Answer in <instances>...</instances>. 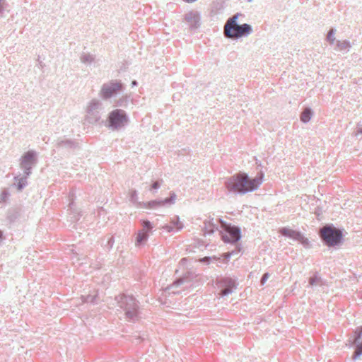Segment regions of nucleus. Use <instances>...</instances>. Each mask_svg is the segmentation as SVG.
Wrapping results in <instances>:
<instances>
[{
    "instance_id": "obj_1",
    "label": "nucleus",
    "mask_w": 362,
    "mask_h": 362,
    "mask_svg": "<svg viewBox=\"0 0 362 362\" xmlns=\"http://www.w3.org/2000/svg\"><path fill=\"white\" fill-rule=\"evenodd\" d=\"M262 182V176L250 178L247 174L239 173L230 177L226 182L228 190L246 193L257 189Z\"/></svg>"
},
{
    "instance_id": "obj_2",
    "label": "nucleus",
    "mask_w": 362,
    "mask_h": 362,
    "mask_svg": "<svg viewBox=\"0 0 362 362\" xmlns=\"http://www.w3.org/2000/svg\"><path fill=\"white\" fill-rule=\"evenodd\" d=\"M238 16V14H236L227 21L224 26V34L226 37L237 38L249 35L251 33L252 28L250 25L245 23L240 25L237 24L236 21Z\"/></svg>"
},
{
    "instance_id": "obj_3",
    "label": "nucleus",
    "mask_w": 362,
    "mask_h": 362,
    "mask_svg": "<svg viewBox=\"0 0 362 362\" xmlns=\"http://www.w3.org/2000/svg\"><path fill=\"white\" fill-rule=\"evenodd\" d=\"M321 238L325 241L327 245L334 246L339 244L342 238V233L339 229L326 226L320 229Z\"/></svg>"
},
{
    "instance_id": "obj_4",
    "label": "nucleus",
    "mask_w": 362,
    "mask_h": 362,
    "mask_svg": "<svg viewBox=\"0 0 362 362\" xmlns=\"http://www.w3.org/2000/svg\"><path fill=\"white\" fill-rule=\"evenodd\" d=\"M220 223L222 228V239L224 242L235 243L240 239V234L238 228L227 224L223 221H220Z\"/></svg>"
},
{
    "instance_id": "obj_5",
    "label": "nucleus",
    "mask_w": 362,
    "mask_h": 362,
    "mask_svg": "<svg viewBox=\"0 0 362 362\" xmlns=\"http://www.w3.org/2000/svg\"><path fill=\"white\" fill-rule=\"evenodd\" d=\"M218 288L221 289L220 295L227 296L232 293L233 289L235 287V282L230 278H225L218 283Z\"/></svg>"
},
{
    "instance_id": "obj_6",
    "label": "nucleus",
    "mask_w": 362,
    "mask_h": 362,
    "mask_svg": "<svg viewBox=\"0 0 362 362\" xmlns=\"http://www.w3.org/2000/svg\"><path fill=\"white\" fill-rule=\"evenodd\" d=\"M110 125L115 127H118L126 122V117L124 112L122 110H115L112 112L109 117Z\"/></svg>"
},
{
    "instance_id": "obj_7",
    "label": "nucleus",
    "mask_w": 362,
    "mask_h": 362,
    "mask_svg": "<svg viewBox=\"0 0 362 362\" xmlns=\"http://www.w3.org/2000/svg\"><path fill=\"white\" fill-rule=\"evenodd\" d=\"M280 233L283 235L288 236L293 239L297 240L304 245L308 244V240L303 237V235L298 231L293 230L290 228H284L280 230Z\"/></svg>"
},
{
    "instance_id": "obj_8",
    "label": "nucleus",
    "mask_w": 362,
    "mask_h": 362,
    "mask_svg": "<svg viewBox=\"0 0 362 362\" xmlns=\"http://www.w3.org/2000/svg\"><path fill=\"white\" fill-rule=\"evenodd\" d=\"M122 89V85L119 83H112L109 85H105L101 90V95L105 98H110L114 93Z\"/></svg>"
},
{
    "instance_id": "obj_9",
    "label": "nucleus",
    "mask_w": 362,
    "mask_h": 362,
    "mask_svg": "<svg viewBox=\"0 0 362 362\" xmlns=\"http://www.w3.org/2000/svg\"><path fill=\"white\" fill-rule=\"evenodd\" d=\"M354 343L356 344V349L354 352V358L358 357L362 354V326L358 327L354 331Z\"/></svg>"
},
{
    "instance_id": "obj_10",
    "label": "nucleus",
    "mask_w": 362,
    "mask_h": 362,
    "mask_svg": "<svg viewBox=\"0 0 362 362\" xmlns=\"http://www.w3.org/2000/svg\"><path fill=\"white\" fill-rule=\"evenodd\" d=\"M151 228V226L149 221H145L143 222V228L138 233L136 237V242L141 243L145 240L147 238V233Z\"/></svg>"
},
{
    "instance_id": "obj_11",
    "label": "nucleus",
    "mask_w": 362,
    "mask_h": 362,
    "mask_svg": "<svg viewBox=\"0 0 362 362\" xmlns=\"http://www.w3.org/2000/svg\"><path fill=\"white\" fill-rule=\"evenodd\" d=\"M35 160V154L33 152L26 153L22 158L21 164L24 167H27L30 164L33 163Z\"/></svg>"
},
{
    "instance_id": "obj_12",
    "label": "nucleus",
    "mask_w": 362,
    "mask_h": 362,
    "mask_svg": "<svg viewBox=\"0 0 362 362\" xmlns=\"http://www.w3.org/2000/svg\"><path fill=\"white\" fill-rule=\"evenodd\" d=\"M311 118V111L309 109H305L301 114L300 119L303 122H308Z\"/></svg>"
},
{
    "instance_id": "obj_13",
    "label": "nucleus",
    "mask_w": 362,
    "mask_h": 362,
    "mask_svg": "<svg viewBox=\"0 0 362 362\" xmlns=\"http://www.w3.org/2000/svg\"><path fill=\"white\" fill-rule=\"evenodd\" d=\"M168 200L165 199V201H161V202H149L148 203V205L150 207H154V206H160L162 204H163L164 203H165Z\"/></svg>"
},
{
    "instance_id": "obj_14",
    "label": "nucleus",
    "mask_w": 362,
    "mask_h": 362,
    "mask_svg": "<svg viewBox=\"0 0 362 362\" xmlns=\"http://www.w3.org/2000/svg\"><path fill=\"white\" fill-rule=\"evenodd\" d=\"M269 275V274L266 273L263 275L262 278V280H261V283L262 284H264L268 279Z\"/></svg>"
},
{
    "instance_id": "obj_15",
    "label": "nucleus",
    "mask_w": 362,
    "mask_h": 362,
    "mask_svg": "<svg viewBox=\"0 0 362 362\" xmlns=\"http://www.w3.org/2000/svg\"><path fill=\"white\" fill-rule=\"evenodd\" d=\"M158 187H159V184L158 182H155L151 186V189H157Z\"/></svg>"
},
{
    "instance_id": "obj_16",
    "label": "nucleus",
    "mask_w": 362,
    "mask_h": 362,
    "mask_svg": "<svg viewBox=\"0 0 362 362\" xmlns=\"http://www.w3.org/2000/svg\"><path fill=\"white\" fill-rule=\"evenodd\" d=\"M127 315L130 317V318H132L135 315H136V311H134L133 313L127 311Z\"/></svg>"
},
{
    "instance_id": "obj_17",
    "label": "nucleus",
    "mask_w": 362,
    "mask_h": 362,
    "mask_svg": "<svg viewBox=\"0 0 362 362\" xmlns=\"http://www.w3.org/2000/svg\"><path fill=\"white\" fill-rule=\"evenodd\" d=\"M332 30H331L329 33V35H328V39L329 40H331V37H332Z\"/></svg>"
},
{
    "instance_id": "obj_18",
    "label": "nucleus",
    "mask_w": 362,
    "mask_h": 362,
    "mask_svg": "<svg viewBox=\"0 0 362 362\" xmlns=\"http://www.w3.org/2000/svg\"><path fill=\"white\" fill-rule=\"evenodd\" d=\"M230 255H231V253H229V252H228V253H226V254H224V257H225L226 258L229 257Z\"/></svg>"
},
{
    "instance_id": "obj_19",
    "label": "nucleus",
    "mask_w": 362,
    "mask_h": 362,
    "mask_svg": "<svg viewBox=\"0 0 362 362\" xmlns=\"http://www.w3.org/2000/svg\"><path fill=\"white\" fill-rule=\"evenodd\" d=\"M209 259V257H204L202 259H200L201 262H205V261H207Z\"/></svg>"
},
{
    "instance_id": "obj_20",
    "label": "nucleus",
    "mask_w": 362,
    "mask_h": 362,
    "mask_svg": "<svg viewBox=\"0 0 362 362\" xmlns=\"http://www.w3.org/2000/svg\"><path fill=\"white\" fill-rule=\"evenodd\" d=\"M310 284L311 285H313V279H310Z\"/></svg>"
},
{
    "instance_id": "obj_21",
    "label": "nucleus",
    "mask_w": 362,
    "mask_h": 362,
    "mask_svg": "<svg viewBox=\"0 0 362 362\" xmlns=\"http://www.w3.org/2000/svg\"><path fill=\"white\" fill-rule=\"evenodd\" d=\"M21 188H22V185H18V189H21Z\"/></svg>"
},
{
    "instance_id": "obj_22",
    "label": "nucleus",
    "mask_w": 362,
    "mask_h": 362,
    "mask_svg": "<svg viewBox=\"0 0 362 362\" xmlns=\"http://www.w3.org/2000/svg\"><path fill=\"white\" fill-rule=\"evenodd\" d=\"M1 238V232L0 231V238Z\"/></svg>"
}]
</instances>
